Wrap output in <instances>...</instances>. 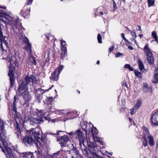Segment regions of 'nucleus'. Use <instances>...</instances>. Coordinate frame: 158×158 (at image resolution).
Returning <instances> with one entry per match:
<instances>
[{"label":"nucleus","instance_id":"obj_29","mask_svg":"<svg viewBox=\"0 0 158 158\" xmlns=\"http://www.w3.org/2000/svg\"><path fill=\"white\" fill-rule=\"evenodd\" d=\"M6 10H0V17L3 18L5 16L7 15Z\"/></svg>","mask_w":158,"mask_h":158},{"label":"nucleus","instance_id":"obj_52","mask_svg":"<svg viewBox=\"0 0 158 158\" xmlns=\"http://www.w3.org/2000/svg\"><path fill=\"white\" fill-rule=\"evenodd\" d=\"M83 152H85V153H86V154H85V155L88 157L89 158L91 157V156L89 155V154L87 152V151L86 149H84L83 151Z\"/></svg>","mask_w":158,"mask_h":158},{"label":"nucleus","instance_id":"obj_14","mask_svg":"<svg viewBox=\"0 0 158 158\" xmlns=\"http://www.w3.org/2000/svg\"><path fill=\"white\" fill-rule=\"evenodd\" d=\"M23 41L27 44V46L25 47V48H23V49L28 50L31 53L32 52V50L31 49V44L30 43L27 37L25 36L22 39Z\"/></svg>","mask_w":158,"mask_h":158},{"label":"nucleus","instance_id":"obj_1","mask_svg":"<svg viewBox=\"0 0 158 158\" xmlns=\"http://www.w3.org/2000/svg\"><path fill=\"white\" fill-rule=\"evenodd\" d=\"M2 145L0 143V146L1 149L4 152L7 158H17L15 155L12 153L11 148L8 147L6 142H4L2 141Z\"/></svg>","mask_w":158,"mask_h":158},{"label":"nucleus","instance_id":"obj_44","mask_svg":"<svg viewBox=\"0 0 158 158\" xmlns=\"http://www.w3.org/2000/svg\"><path fill=\"white\" fill-rule=\"evenodd\" d=\"M72 151L73 152L75 153L76 155L79 154V152L77 149L75 147H73L72 148Z\"/></svg>","mask_w":158,"mask_h":158},{"label":"nucleus","instance_id":"obj_32","mask_svg":"<svg viewBox=\"0 0 158 158\" xmlns=\"http://www.w3.org/2000/svg\"><path fill=\"white\" fill-rule=\"evenodd\" d=\"M15 134L17 135L18 138H20L21 136V131L19 129H17L15 132Z\"/></svg>","mask_w":158,"mask_h":158},{"label":"nucleus","instance_id":"obj_31","mask_svg":"<svg viewBox=\"0 0 158 158\" xmlns=\"http://www.w3.org/2000/svg\"><path fill=\"white\" fill-rule=\"evenodd\" d=\"M64 112L65 111L64 110H57L55 114L60 115H63L64 114Z\"/></svg>","mask_w":158,"mask_h":158},{"label":"nucleus","instance_id":"obj_42","mask_svg":"<svg viewBox=\"0 0 158 158\" xmlns=\"http://www.w3.org/2000/svg\"><path fill=\"white\" fill-rule=\"evenodd\" d=\"M9 62L10 63V65L9 66H11V65L14 66V62L13 61V57L12 56H11L10 57H9Z\"/></svg>","mask_w":158,"mask_h":158},{"label":"nucleus","instance_id":"obj_64","mask_svg":"<svg viewBox=\"0 0 158 158\" xmlns=\"http://www.w3.org/2000/svg\"><path fill=\"white\" fill-rule=\"evenodd\" d=\"M154 72L158 73V67L155 70Z\"/></svg>","mask_w":158,"mask_h":158},{"label":"nucleus","instance_id":"obj_11","mask_svg":"<svg viewBox=\"0 0 158 158\" xmlns=\"http://www.w3.org/2000/svg\"><path fill=\"white\" fill-rule=\"evenodd\" d=\"M35 140L31 136L26 135L25 136L23 139V143L26 145H31L34 143H35Z\"/></svg>","mask_w":158,"mask_h":158},{"label":"nucleus","instance_id":"obj_47","mask_svg":"<svg viewBox=\"0 0 158 158\" xmlns=\"http://www.w3.org/2000/svg\"><path fill=\"white\" fill-rule=\"evenodd\" d=\"M152 37L154 39H155L157 37V33L155 31H153L152 33Z\"/></svg>","mask_w":158,"mask_h":158},{"label":"nucleus","instance_id":"obj_53","mask_svg":"<svg viewBox=\"0 0 158 158\" xmlns=\"http://www.w3.org/2000/svg\"><path fill=\"white\" fill-rule=\"evenodd\" d=\"M13 110L14 111L16 114L17 112L16 105H13Z\"/></svg>","mask_w":158,"mask_h":158},{"label":"nucleus","instance_id":"obj_45","mask_svg":"<svg viewBox=\"0 0 158 158\" xmlns=\"http://www.w3.org/2000/svg\"><path fill=\"white\" fill-rule=\"evenodd\" d=\"M52 97H49L47 98V101H48L47 104L50 103L51 102H52L53 101Z\"/></svg>","mask_w":158,"mask_h":158},{"label":"nucleus","instance_id":"obj_10","mask_svg":"<svg viewBox=\"0 0 158 158\" xmlns=\"http://www.w3.org/2000/svg\"><path fill=\"white\" fill-rule=\"evenodd\" d=\"M40 129L39 127L31 128L29 130V133L30 135L34 136L35 140H37L40 139Z\"/></svg>","mask_w":158,"mask_h":158},{"label":"nucleus","instance_id":"obj_13","mask_svg":"<svg viewBox=\"0 0 158 158\" xmlns=\"http://www.w3.org/2000/svg\"><path fill=\"white\" fill-rule=\"evenodd\" d=\"M24 79L25 81L27 83V84H28L29 83L31 82L32 85L33 83L36 84L38 81L36 77L33 75H31L30 76H26L25 77Z\"/></svg>","mask_w":158,"mask_h":158},{"label":"nucleus","instance_id":"obj_49","mask_svg":"<svg viewBox=\"0 0 158 158\" xmlns=\"http://www.w3.org/2000/svg\"><path fill=\"white\" fill-rule=\"evenodd\" d=\"M131 35L132 36L135 38L137 37V35L136 34V32L134 31H131Z\"/></svg>","mask_w":158,"mask_h":158},{"label":"nucleus","instance_id":"obj_60","mask_svg":"<svg viewBox=\"0 0 158 158\" xmlns=\"http://www.w3.org/2000/svg\"><path fill=\"white\" fill-rule=\"evenodd\" d=\"M67 133L69 135H74L75 134V132H70L69 133L67 132Z\"/></svg>","mask_w":158,"mask_h":158},{"label":"nucleus","instance_id":"obj_17","mask_svg":"<svg viewBox=\"0 0 158 158\" xmlns=\"http://www.w3.org/2000/svg\"><path fill=\"white\" fill-rule=\"evenodd\" d=\"M46 143V140L42 138L41 139H39L37 140H35V144L37 148H42Z\"/></svg>","mask_w":158,"mask_h":158},{"label":"nucleus","instance_id":"obj_39","mask_svg":"<svg viewBox=\"0 0 158 158\" xmlns=\"http://www.w3.org/2000/svg\"><path fill=\"white\" fill-rule=\"evenodd\" d=\"M45 35L47 39L48 40H51V38H52L51 34L50 33H46L45 34Z\"/></svg>","mask_w":158,"mask_h":158},{"label":"nucleus","instance_id":"obj_8","mask_svg":"<svg viewBox=\"0 0 158 158\" xmlns=\"http://www.w3.org/2000/svg\"><path fill=\"white\" fill-rule=\"evenodd\" d=\"M9 70L8 73V76L10 77V88L13 87L15 83V78L14 77V74L13 71L15 69V67L14 66L11 65L9 66Z\"/></svg>","mask_w":158,"mask_h":158},{"label":"nucleus","instance_id":"obj_58","mask_svg":"<svg viewBox=\"0 0 158 158\" xmlns=\"http://www.w3.org/2000/svg\"><path fill=\"white\" fill-rule=\"evenodd\" d=\"M114 47L113 46H112L111 47L109 48V51L110 53L112 52L114 50Z\"/></svg>","mask_w":158,"mask_h":158},{"label":"nucleus","instance_id":"obj_34","mask_svg":"<svg viewBox=\"0 0 158 158\" xmlns=\"http://www.w3.org/2000/svg\"><path fill=\"white\" fill-rule=\"evenodd\" d=\"M124 68L128 69L130 71H133L134 70V69L131 67L130 65L129 64H125L124 65Z\"/></svg>","mask_w":158,"mask_h":158},{"label":"nucleus","instance_id":"obj_5","mask_svg":"<svg viewBox=\"0 0 158 158\" xmlns=\"http://www.w3.org/2000/svg\"><path fill=\"white\" fill-rule=\"evenodd\" d=\"M5 123L0 118V141H1L2 143V141L6 142L5 140L6 138V133L5 129Z\"/></svg>","mask_w":158,"mask_h":158},{"label":"nucleus","instance_id":"obj_55","mask_svg":"<svg viewBox=\"0 0 158 158\" xmlns=\"http://www.w3.org/2000/svg\"><path fill=\"white\" fill-rule=\"evenodd\" d=\"M136 28L137 30L141 31V27L140 26L137 25L136 27Z\"/></svg>","mask_w":158,"mask_h":158},{"label":"nucleus","instance_id":"obj_61","mask_svg":"<svg viewBox=\"0 0 158 158\" xmlns=\"http://www.w3.org/2000/svg\"><path fill=\"white\" fill-rule=\"evenodd\" d=\"M121 36H122V38H123V39L124 40L127 39L125 37V35H124V34L123 33H121Z\"/></svg>","mask_w":158,"mask_h":158},{"label":"nucleus","instance_id":"obj_19","mask_svg":"<svg viewBox=\"0 0 158 158\" xmlns=\"http://www.w3.org/2000/svg\"><path fill=\"white\" fill-rule=\"evenodd\" d=\"M61 52L60 58L61 60H64L65 57L67 56V48L65 47H63L61 49Z\"/></svg>","mask_w":158,"mask_h":158},{"label":"nucleus","instance_id":"obj_63","mask_svg":"<svg viewBox=\"0 0 158 158\" xmlns=\"http://www.w3.org/2000/svg\"><path fill=\"white\" fill-rule=\"evenodd\" d=\"M128 48L131 50H132L134 49L132 47L130 46H128Z\"/></svg>","mask_w":158,"mask_h":158},{"label":"nucleus","instance_id":"obj_9","mask_svg":"<svg viewBox=\"0 0 158 158\" xmlns=\"http://www.w3.org/2000/svg\"><path fill=\"white\" fill-rule=\"evenodd\" d=\"M26 4L27 2L25 3L24 6L21 10L19 13L21 16L25 18L29 15L31 12L30 6H29L30 5H28Z\"/></svg>","mask_w":158,"mask_h":158},{"label":"nucleus","instance_id":"obj_43","mask_svg":"<svg viewBox=\"0 0 158 158\" xmlns=\"http://www.w3.org/2000/svg\"><path fill=\"white\" fill-rule=\"evenodd\" d=\"M122 88L125 89V88L128 89L127 85V84L126 81H123V84H122Z\"/></svg>","mask_w":158,"mask_h":158},{"label":"nucleus","instance_id":"obj_20","mask_svg":"<svg viewBox=\"0 0 158 158\" xmlns=\"http://www.w3.org/2000/svg\"><path fill=\"white\" fill-rule=\"evenodd\" d=\"M32 156L33 154L30 152H23L21 155V156L23 158H32Z\"/></svg>","mask_w":158,"mask_h":158},{"label":"nucleus","instance_id":"obj_50","mask_svg":"<svg viewBox=\"0 0 158 158\" xmlns=\"http://www.w3.org/2000/svg\"><path fill=\"white\" fill-rule=\"evenodd\" d=\"M123 54L119 52H117L115 55V57L116 58L119 57L121 56H123Z\"/></svg>","mask_w":158,"mask_h":158},{"label":"nucleus","instance_id":"obj_41","mask_svg":"<svg viewBox=\"0 0 158 158\" xmlns=\"http://www.w3.org/2000/svg\"><path fill=\"white\" fill-rule=\"evenodd\" d=\"M49 110L50 111L56 113V112L57 109H56L55 107L53 106L51 107H50L49 108Z\"/></svg>","mask_w":158,"mask_h":158},{"label":"nucleus","instance_id":"obj_24","mask_svg":"<svg viewBox=\"0 0 158 158\" xmlns=\"http://www.w3.org/2000/svg\"><path fill=\"white\" fill-rule=\"evenodd\" d=\"M27 85L25 81H23L19 85L18 89H28V88L27 87Z\"/></svg>","mask_w":158,"mask_h":158},{"label":"nucleus","instance_id":"obj_22","mask_svg":"<svg viewBox=\"0 0 158 158\" xmlns=\"http://www.w3.org/2000/svg\"><path fill=\"white\" fill-rule=\"evenodd\" d=\"M6 37L5 36H3V34L2 35L0 36V40L1 42V44H2V43H3L5 44V45L6 47H8V43L6 41L5 39Z\"/></svg>","mask_w":158,"mask_h":158},{"label":"nucleus","instance_id":"obj_4","mask_svg":"<svg viewBox=\"0 0 158 158\" xmlns=\"http://www.w3.org/2000/svg\"><path fill=\"white\" fill-rule=\"evenodd\" d=\"M64 66L60 65L54 70V71L51 74L50 79L53 81H57L59 78V75L63 69Z\"/></svg>","mask_w":158,"mask_h":158},{"label":"nucleus","instance_id":"obj_16","mask_svg":"<svg viewBox=\"0 0 158 158\" xmlns=\"http://www.w3.org/2000/svg\"><path fill=\"white\" fill-rule=\"evenodd\" d=\"M151 120L152 125L158 126V111L155 112L152 115Z\"/></svg>","mask_w":158,"mask_h":158},{"label":"nucleus","instance_id":"obj_27","mask_svg":"<svg viewBox=\"0 0 158 158\" xmlns=\"http://www.w3.org/2000/svg\"><path fill=\"white\" fill-rule=\"evenodd\" d=\"M141 103L142 102L141 99H138L137 100V102L134 107H135V108L136 109H138L141 106Z\"/></svg>","mask_w":158,"mask_h":158},{"label":"nucleus","instance_id":"obj_26","mask_svg":"<svg viewBox=\"0 0 158 158\" xmlns=\"http://www.w3.org/2000/svg\"><path fill=\"white\" fill-rule=\"evenodd\" d=\"M30 61L31 62V64L36 65V61L35 58L32 56L31 55L30 57Z\"/></svg>","mask_w":158,"mask_h":158},{"label":"nucleus","instance_id":"obj_2","mask_svg":"<svg viewBox=\"0 0 158 158\" xmlns=\"http://www.w3.org/2000/svg\"><path fill=\"white\" fill-rule=\"evenodd\" d=\"M144 52L147 56V60L148 63L153 64L154 62V59L152 56V53L150 49L148 47V44H146L144 48Z\"/></svg>","mask_w":158,"mask_h":158},{"label":"nucleus","instance_id":"obj_46","mask_svg":"<svg viewBox=\"0 0 158 158\" xmlns=\"http://www.w3.org/2000/svg\"><path fill=\"white\" fill-rule=\"evenodd\" d=\"M0 49L2 51V53L4 54L6 53L7 51L3 48L2 44H0Z\"/></svg>","mask_w":158,"mask_h":158},{"label":"nucleus","instance_id":"obj_35","mask_svg":"<svg viewBox=\"0 0 158 158\" xmlns=\"http://www.w3.org/2000/svg\"><path fill=\"white\" fill-rule=\"evenodd\" d=\"M97 40L98 42L99 43L101 44L102 43V37L100 34L99 33L97 36Z\"/></svg>","mask_w":158,"mask_h":158},{"label":"nucleus","instance_id":"obj_54","mask_svg":"<svg viewBox=\"0 0 158 158\" xmlns=\"http://www.w3.org/2000/svg\"><path fill=\"white\" fill-rule=\"evenodd\" d=\"M33 0H27V4L31 5Z\"/></svg>","mask_w":158,"mask_h":158},{"label":"nucleus","instance_id":"obj_28","mask_svg":"<svg viewBox=\"0 0 158 158\" xmlns=\"http://www.w3.org/2000/svg\"><path fill=\"white\" fill-rule=\"evenodd\" d=\"M14 117L15 118V121L17 124H18L21 123V118H20V117H19L16 114L15 115Z\"/></svg>","mask_w":158,"mask_h":158},{"label":"nucleus","instance_id":"obj_36","mask_svg":"<svg viewBox=\"0 0 158 158\" xmlns=\"http://www.w3.org/2000/svg\"><path fill=\"white\" fill-rule=\"evenodd\" d=\"M148 6H150L153 5L155 3V0H147Z\"/></svg>","mask_w":158,"mask_h":158},{"label":"nucleus","instance_id":"obj_33","mask_svg":"<svg viewBox=\"0 0 158 158\" xmlns=\"http://www.w3.org/2000/svg\"><path fill=\"white\" fill-rule=\"evenodd\" d=\"M154 79L153 81L154 83H158V73H156L154 75Z\"/></svg>","mask_w":158,"mask_h":158},{"label":"nucleus","instance_id":"obj_6","mask_svg":"<svg viewBox=\"0 0 158 158\" xmlns=\"http://www.w3.org/2000/svg\"><path fill=\"white\" fill-rule=\"evenodd\" d=\"M19 91L22 92V95L23 98L25 100V102L24 105H26L27 106H29V102L31 99V97L30 95L28 89H18Z\"/></svg>","mask_w":158,"mask_h":158},{"label":"nucleus","instance_id":"obj_12","mask_svg":"<svg viewBox=\"0 0 158 158\" xmlns=\"http://www.w3.org/2000/svg\"><path fill=\"white\" fill-rule=\"evenodd\" d=\"M143 145L145 147H146L148 145V141L146 139L147 137L151 135L148 131V129L144 126L143 127Z\"/></svg>","mask_w":158,"mask_h":158},{"label":"nucleus","instance_id":"obj_59","mask_svg":"<svg viewBox=\"0 0 158 158\" xmlns=\"http://www.w3.org/2000/svg\"><path fill=\"white\" fill-rule=\"evenodd\" d=\"M0 8L4 10H5L6 11V7L5 6H2L1 5H0Z\"/></svg>","mask_w":158,"mask_h":158},{"label":"nucleus","instance_id":"obj_48","mask_svg":"<svg viewBox=\"0 0 158 158\" xmlns=\"http://www.w3.org/2000/svg\"><path fill=\"white\" fill-rule=\"evenodd\" d=\"M112 1L113 3V9L114 10H115L117 9V5L114 0H112Z\"/></svg>","mask_w":158,"mask_h":158},{"label":"nucleus","instance_id":"obj_3","mask_svg":"<svg viewBox=\"0 0 158 158\" xmlns=\"http://www.w3.org/2000/svg\"><path fill=\"white\" fill-rule=\"evenodd\" d=\"M45 112L43 110L39 111L37 113L38 118H35L31 120L30 123L31 124L35 125V124H40L43 121V118H45L44 117Z\"/></svg>","mask_w":158,"mask_h":158},{"label":"nucleus","instance_id":"obj_37","mask_svg":"<svg viewBox=\"0 0 158 158\" xmlns=\"http://www.w3.org/2000/svg\"><path fill=\"white\" fill-rule=\"evenodd\" d=\"M61 41V49L62 48V47H63L64 48L65 47L67 48L66 46V42L65 41L62 40H60Z\"/></svg>","mask_w":158,"mask_h":158},{"label":"nucleus","instance_id":"obj_57","mask_svg":"<svg viewBox=\"0 0 158 158\" xmlns=\"http://www.w3.org/2000/svg\"><path fill=\"white\" fill-rule=\"evenodd\" d=\"M14 100L13 102V105H16V100L17 98L16 96H15L14 98Z\"/></svg>","mask_w":158,"mask_h":158},{"label":"nucleus","instance_id":"obj_23","mask_svg":"<svg viewBox=\"0 0 158 158\" xmlns=\"http://www.w3.org/2000/svg\"><path fill=\"white\" fill-rule=\"evenodd\" d=\"M147 137L148 139L149 144L151 146H153L154 144V139L153 136L151 135Z\"/></svg>","mask_w":158,"mask_h":158},{"label":"nucleus","instance_id":"obj_51","mask_svg":"<svg viewBox=\"0 0 158 158\" xmlns=\"http://www.w3.org/2000/svg\"><path fill=\"white\" fill-rule=\"evenodd\" d=\"M15 60L14 62V63L15 66L18 67L19 66V64L18 61L16 60V58L15 57Z\"/></svg>","mask_w":158,"mask_h":158},{"label":"nucleus","instance_id":"obj_40","mask_svg":"<svg viewBox=\"0 0 158 158\" xmlns=\"http://www.w3.org/2000/svg\"><path fill=\"white\" fill-rule=\"evenodd\" d=\"M42 99V95L39 94L38 96H36V100L39 103H40L41 100Z\"/></svg>","mask_w":158,"mask_h":158},{"label":"nucleus","instance_id":"obj_62","mask_svg":"<svg viewBox=\"0 0 158 158\" xmlns=\"http://www.w3.org/2000/svg\"><path fill=\"white\" fill-rule=\"evenodd\" d=\"M40 149H38V152L39 154H42L41 153V148H40Z\"/></svg>","mask_w":158,"mask_h":158},{"label":"nucleus","instance_id":"obj_30","mask_svg":"<svg viewBox=\"0 0 158 158\" xmlns=\"http://www.w3.org/2000/svg\"><path fill=\"white\" fill-rule=\"evenodd\" d=\"M134 73L135 75L139 78H140L142 77V74L141 73L139 72V71L138 70H135L134 71Z\"/></svg>","mask_w":158,"mask_h":158},{"label":"nucleus","instance_id":"obj_38","mask_svg":"<svg viewBox=\"0 0 158 158\" xmlns=\"http://www.w3.org/2000/svg\"><path fill=\"white\" fill-rule=\"evenodd\" d=\"M136 108L133 107L130 109V114L131 115H133L136 112Z\"/></svg>","mask_w":158,"mask_h":158},{"label":"nucleus","instance_id":"obj_25","mask_svg":"<svg viewBox=\"0 0 158 158\" xmlns=\"http://www.w3.org/2000/svg\"><path fill=\"white\" fill-rule=\"evenodd\" d=\"M91 132L94 138H95L96 137V135L98 134V131L96 129V127H94L92 128L91 130Z\"/></svg>","mask_w":158,"mask_h":158},{"label":"nucleus","instance_id":"obj_56","mask_svg":"<svg viewBox=\"0 0 158 158\" xmlns=\"http://www.w3.org/2000/svg\"><path fill=\"white\" fill-rule=\"evenodd\" d=\"M84 124H85V128L84 127V126H83V125L82 126V127L83 129H84V130L86 132V125H87L88 124V123H86V122H85V123H84Z\"/></svg>","mask_w":158,"mask_h":158},{"label":"nucleus","instance_id":"obj_15","mask_svg":"<svg viewBox=\"0 0 158 158\" xmlns=\"http://www.w3.org/2000/svg\"><path fill=\"white\" fill-rule=\"evenodd\" d=\"M96 147V145L92 143L88 145V150L90 154L93 156H97V154L96 153V150L94 148Z\"/></svg>","mask_w":158,"mask_h":158},{"label":"nucleus","instance_id":"obj_21","mask_svg":"<svg viewBox=\"0 0 158 158\" xmlns=\"http://www.w3.org/2000/svg\"><path fill=\"white\" fill-rule=\"evenodd\" d=\"M139 68L141 72H143L145 70L144 65L140 59L138 60Z\"/></svg>","mask_w":158,"mask_h":158},{"label":"nucleus","instance_id":"obj_18","mask_svg":"<svg viewBox=\"0 0 158 158\" xmlns=\"http://www.w3.org/2000/svg\"><path fill=\"white\" fill-rule=\"evenodd\" d=\"M69 140V139L68 137L66 135L62 136L60 137V139L57 140V141L59 142V143L60 144V146L62 147L65 146L64 142H67Z\"/></svg>","mask_w":158,"mask_h":158},{"label":"nucleus","instance_id":"obj_7","mask_svg":"<svg viewBox=\"0 0 158 158\" xmlns=\"http://www.w3.org/2000/svg\"><path fill=\"white\" fill-rule=\"evenodd\" d=\"M75 135L76 139L79 141V144L81 146L82 144L84 145V142L85 140L84 134L80 129H78L75 132Z\"/></svg>","mask_w":158,"mask_h":158}]
</instances>
